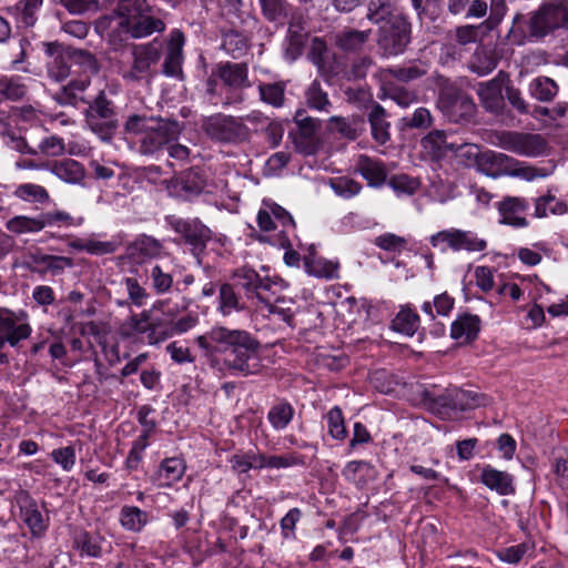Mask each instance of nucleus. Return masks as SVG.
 Returning a JSON list of instances; mask_svg holds the SVG:
<instances>
[{"label": "nucleus", "instance_id": "nucleus-36", "mask_svg": "<svg viewBox=\"0 0 568 568\" xmlns=\"http://www.w3.org/2000/svg\"><path fill=\"white\" fill-rule=\"evenodd\" d=\"M13 195L23 202L47 204L51 201L48 190L36 183H22L18 185Z\"/></svg>", "mask_w": 568, "mask_h": 568}, {"label": "nucleus", "instance_id": "nucleus-19", "mask_svg": "<svg viewBox=\"0 0 568 568\" xmlns=\"http://www.w3.org/2000/svg\"><path fill=\"white\" fill-rule=\"evenodd\" d=\"M185 38L182 31L173 30L168 42L163 72L166 75L178 77L182 72L183 45Z\"/></svg>", "mask_w": 568, "mask_h": 568}, {"label": "nucleus", "instance_id": "nucleus-47", "mask_svg": "<svg viewBox=\"0 0 568 568\" xmlns=\"http://www.w3.org/2000/svg\"><path fill=\"white\" fill-rule=\"evenodd\" d=\"M293 416V406L290 403L282 400L271 407L267 414V419L275 430H282L292 422Z\"/></svg>", "mask_w": 568, "mask_h": 568}, {"label": "nucleus", "instance_id": "nucleus-57", "mask_svg": "<svg viewBox=\"0 0 568 568\" xmlns=\"http://www.w3.org/2000/svg\"><path fill=\"white\" fill-rule=\"evenodd\" d=\"M464 93L454 85L444 87L440 90L438 98V108L449 116L452 113H456L455 109Z\"/></svg>", "mask_w": 568, "mask_h": 568}, {"label": "nucleus", "instance_id": "nucleus-2", "mask_svg": "<svg viewBox=\"0 0 568 568\" xmlns=\"http://www.w3.org/2000/svg\"><path fill=\"white\" fill-rule=\"evenodd\" d=\"M124 131L136 138V151L141 155L159 159L172 140H179L182 126L176 120L132 114L124 123Z\"/></svg>", "mask_w": 568, "mask_h": 568}, {"label": "nucleus", "instance_id": "nucleus-20", "mask_svg": "<svg viewBox=\"0 0 568 568\" xmlns=\"http://www.w3.org/2000/svg\"><path fill=\"white\" fill-rule=\"evenodd\" d=\"M21 517L32 536L40 537L49 526V517L44 516L36 500L26 494L20 506Z\"/></svg>", "mask_w": 568, "mask_h": 568}, {"label": "nucleus", "instance_id": "nucleus-41", "mask_svg": "<svg viewBox=\"0 0 568 568\" xmlns=\"http://www.w3.org/2000/svg\"><path fill=\"white\" fill-rule=\"evenodd\" d=\"M217 308L224 316L244 310V305L241 303L239 295L230 283H223L220 286Z\"/></svg>", "mask_w": 568, "mask_h": 568}, {"label": "nucleus", "instance_id": "nucleus-29", "mask_svg": "<svg viewBox=\"0 0 568 568\" xmlns=\"http://www.w3.org/2000/svg\"><path fill=\"white\" fill-rule=\"evenodd\" d=\"M368 122L373 139L379 143L385 144L389 138V122L386 120L385 109L377 102H373L371 112L368 114Z\"/></svg>", "mask_w": 568, "mask_h": 568}, {"label": "nucleus", "instance_id": "nucleus-63", "mask_svg": "<svg viewBox=\"0 0 568 568\" xmlns=\"http://www.w3.org/2000/svg\"><path fill=\"white\" fill-rule=\"evenodd\" d=\"M388 184L395 192L407 195H413L420 186L418 179L410 178L406 174L392 176Z\"/></svg>", "mask_w": 568, "mask_h": 568}, {"label": "nucleus", "instance_id": "nucleus-38", "mask_svg": "<svg viewBox=\"0 0 568 568\" xmlns=\"http://www.w3.org/2000/svg\"><path fill=\"white\" fill-rule=\"evenodd\" d=\"M306 37L307 33L304 31L303 27L293 22L290 23L285 54L291 61H294L302 54Z\"/></svg>", "mask_w": 568, "mask_h": 568}, {"label": "nucleus", "instance_id": "nucleus-25", "mask_svg": "<svg viewBox=\"0 0 568 568\" xmlns=\"http://www.w3.org/2000/svg\"><path fill=\"white\" fill-rule=\"evenodd\" d=\"M505 161H500L498 176L509 175L514 178H520L526 181H532L538 178H545L547 175V171L545 169L535 168L507 154H505Z\"/></svg>", "mask_w": 568, "mask_h": 568}, {"label": "nucleus", "instance_id": "nucleus-34", "mask_svg": "<svg viewBox=\"0 0 568 568\" xmlns=\"http://www.w3.org/2000/svg\"><path fill=\"white\" fill-rule=\"evenodd\" d=\"M428 71V65L425 62H417L399 68H389L379 72L382 80H387L390 75L398 81L408 82L422 78Z\"/></svg>", "mask_w": 568, "mask_h": 568}, {"label": "nucleus", "instance_id": "nucleus-35", "mask_svg": "<svg viewBox=\"0 0 568 568\" xmlns=\"http://www.w3.org/2000/svg\"><path fill=\"white\" fill-rule=\"evenodd\" d=\"M382 81L383 95L381 98H388L402 108H408L417 101V94L414 91L387 80Z\"/></svg>", "mask_w": 568, "mask_h": 568}, {"label": "nucleus", "instance_id": "nucleus-26", "mask_svg": "<svg viewBox=\"0 0 568 568\" xmlns=\"http://www.w3.org/2000/svg\"><path fill=\"white\" fill-rule=\"evenodd\" d=\"M355 171L358 172L368 183L369 186H382L387 178V171L382 161L374 160L367 155H359Z\"/></svg>", "mask_w": 568, "mask_h": 568}, {"label": "nucleus", "instance_id": "nucleus-52", "mask_svg": "<svg viewBox=\"0 0 568 568\" xmlns=\"http://www.w3.org/2000/svg\"><path fill=\"white\" fill-rule=\"evenodd\" d=\"M328 434L336 440H344L347 437V429L344 423V415L338 406L333 407L325 415Z\"/></svg>", "mask_w": 568, "mask_h": 568}, {"label": "nucleus", "instance_id": "nucleus-15", "mask_svg": "<svg viewBox=\"0 0 568 568\" xmlns=\"http://www.w3.org/2000/svg\"><path fill=\"white\" fill-rule=\"evenodd\" d=\"M45 169L64 183L84 185L87 178L85 168L73 159L64 158L48 162L45 163Z\"/></svg>", "mask_w": 568, "mask_h": 568}, {"label": "nucleus", "instance_id": "nucleus-32", "mask_svg": "<svg viewBox=\"0 0 568 568\" xmlns=\"http://www.w3.org/2000/svg\"><path fill=\"white\" fill-rule=\"evenodd\" d=\"M497 64L498 58L495 51L489 48L479 47L469 61V69L478 75H486L495 70Z\"/></svg>", "mask_w": 568, "mask_h": 568}, {"label": "nucleus", "instance_id": "nucleus-4", "mask_svg": "<svg viewBox=\"0 0 568 568\" xmlns=\"http://www.w3.org/2000/svg\"><path fill=\"white\" fill-rule=\"evenodd\" d=\"M162 45L158 41L142 44H132L130 48L131 61L122 62L120 74L126 82H140L149 80L152 75V68L160 61Z\"/></svg>", "mask_w": 568, "mask_h": 568}, {"label": "nucleus", "instance_id": "nucleus-27", "mask_svg": "<svg viewBox=\"0 0 568 568\" xmlns=\"http://www.w3.org/2000/svg\"><path fill=\"white\" fill-rule=\"evenodd\" d=\"M29 261L38 267H30L32 272L60 274L65 267H72L73 261L67 256L49 255L40 252L29 254Z\"/></svg>", "mask_w": 568, "mask_h": 568}, {"label": "nucleus", "instance_id": "nucleus-1", "mask_svg": "<svg viewBox=\"0 0 568 568\" xmlns=\"http://www.w3.org/2000/svg\"><path fill=\"white\" fill-rule=\"evenodd\" d=\"M212 342L216 343L223 365L242 376L257 374L262 368L260 343L248 332L214 327L210 331Z\"/></svg>", "mask_w": 568, "mask_h": 568}, {"label": "nucleus", "instance_id": "nucleus-61", "mask_svg": "<svg viewBox=\"0 0 568 568\" xmlns=\"http://www.w3.org/2000/svg\"><path fill=\"white\" fill-rule=\"evenodd\" d=\"M87 123L103 141L111 140L116 129L115 119H94L93 116H87Z\"/></svg>", "mask_w": 568, "mask_h": 568}, {"label": "nucleus", "instance_id": "nucleus-3", "mask_svg": "<svg viewBox=\"0 0 568 568\" xmlns=\"http://www.w3.org/2000/svg\"><path fill=\"white\" fill-rule=\"evenodd\" d=\"M120 10L125 12L106 19L116 21V26L132 38H144L165 29V23L153 16V9L146 0H135V3L123 6Z\"/></svg>", "mask_w": 568, "mask_h": 568}, {"label": "nucleus", "instance_id": "nucleus-17", "mask_svg": "<svg viewBox=\"0 0 568 568\" xmlns=\"http://www.w3.org/2000/svg\"><path fill=\"white\" fill-rule=\"evenodd\" d=\"M128 326L133 333L146 334L149 344H158L169 338L168 333H163V324L158 321H151V312L142 311L140 314L132 315L128 322Z\"/></svg>", "mask_w": 568, "mask_h": 568}, {"label": "nucleus", "instance_id": "nucleus-42", "mask_svg": "<svg viewBox=\"0 0 568 568\" xmlns=\"http://www.w3.org/2000/svg\"><path fill=\"white\" fill-rule=\"evenodd\" d=\"M535 552V542L525 540L518 545L498 550L497 557L507 564H518L523 559L529 558Z\"/></svg>", "mask_w": 568, "mask_h": 568}, {"label": "nucleus", "instance_id": "nucleus-50", "mask_svg": "<svg viewBox=\"0 0 568 568\" xmlns=\"http://www.w3.org/2000/svg\"><path fill=\"white\" fill-rule=\"evenodd\" d=\"M419 325V317L409 308H402L392 322V327L407 336H413Z\"/></svg>", "mask_w": 568, "mask_h": 568}, {"label": "nucleus", "instance_id": "nucleus-24", "mask_svg": "<svg viewBox=\"0 0 568 568\" xmlns=\"http://www.w3.org/2000/svg\"><path fill=\"white\" fill-rule=\"evenodd\" d=\"M479 479L487 488L497 491L499 495L505 496L515 493L513 476L490 465H485L481 468Z\"/></svg>", "mask_w": 568, "mask_h": 568}, {"label": "nucleus", "instance_id": "nucleus-16", "mask_svg": "<svg viewBox=\"0 0 568 568\" xmlns=\"http://www.w3.org/2000/svg\"><path fill=\"white\" fill-rule=\"evenodd\" d=\"M529 203L524 197L506 196L498 203V212L501 216L500 223L514 227H525L528 221L524 216L528 210Z\"/></svg>", "mask_w": 568, "mask_h": 568}, {"label": "nucleus", "instance_id": "nucleus-37", "mask_svg": "<svg viewBox=\"0 0 568 568\" xmlns=\"http://www.w3.org/2000/svg\"><path fill=\"white\" fill-rule=\"evenodd\" d=\"M222 48L233 58H241L248 48V37L244 32L231 29L223 34Z\"/></svg>", "mask_w": 568, "mask_h": 568}, {"label": "nucleus", "instance_id": "nucleus-23", "mask_svg": "<svg viewBox=\"0 0 568 568\" xmlns=\"http://www.w3.org/2000/svg\"><path fill=\"white\" fill-rule=\"evenodd\" d=\"M420 145L425 156L433 161L443 159L448 151L459 150V145L446 141V134L442 130L429 132L422 139Z\"/></svg>", "mask_w": 568, "mask_h": 568}, {"label": "nucleus", "instance_id": "nucleus-56", "mask_svg": "<svg viewBox=\"0 0 568 568\" xmlns=\"http://www.w3.org/2000/svg\"><path fill=\"white\" fill-rule=\"evenodd\" d=\"M505 161V153L487 151L481 153L477 159V166L480 172L488 176L498 178L500 161Z\"/></svg>", "mask_w": 568, "mask_h": 568}, {"label": "nucleus", "instance_id": "nucleus-10", "mask_svg": "<svg viewBox=\"0 0 568 568\" xmlns=\"http://www.w3.org/2000/svg\"><path fill=\"white\" fill-rule=\"evenodd\" d=\"M410 41V26L402 16L388 18L379 29L378 44L386 55L403 53Z\"/></svg>", "mask_w": 568, "mask_h": 568}, {"label": "nucleus", "instance_id": "nucleus-44", "mask_svg": "<svg viewBox=\"0 0 568 568\" xmlns=\"http://www.w3.org/2000/svg\"><path fill=\"white\" fill-rule=\"evenodd\" d=\"M557 83L547 77H538L529 84V92L531 97L541 102L551 101L558 93Z\"/></svg>", "mask_w": 568, "mask_h": 568}, {"label": "nucleus", "instance_id": "nucleus-30", "mask_svg": "<svg viewBox=\"0 0 568 568\" xmlns=\"http://www.w3.org/2000/svg\"><path fill=\"white\" fill-rule=\"evenodd\" d=\"M479 317L476 315L464 314L453 322L450 336L454 339L469 342L476 338L479 332Z\"/></svg>", "mask_w": 568, "mask_h": 568}, {"label": "nucleus", "instance_id": "nucleus-9", "mask_svg": "<svg viewBox=\"0 0 568 568\" xmlns=\"http://www.w3.org/2000/svg\"><path fill=\"white\" fill-rule=\"evenodd\" d=\"M51 61L48 62V74L57 81L65 80L70 74V62L82 64L85 73L98 72L95 58L88 51L79 49H67L51 52Z\"/></svg>", "mask_w": 568, "mask_h": 568}, {"label": "nucleus", "instance_id": "nucleus-8", "mask_svg": "<svg viewBox=\"0 0 568 568\" xmlns=\"http://www.w3.org/2000/svg\"><path fill=\"white\" fill-rule=\"evenodd\" d=\"M495 144L521 156L536 158L547 150L545 138L536 133L501 131L495 133Z\"/></svg>", "mask_w": 568, "mask_h": 568}, {"label": "nucleus", "instance_id": "nucleus-53", "mask_svg": "<svg viewBox=\"0 0 568 568\" xmlns=\"http://www.w3.org/2000/svg\"><path fill=\"white\" fill-rule=\"evenodd\" d=\"M263 17L270 22H277L287 17L286 0H258Z\"/></svg>", "mask_w": 568, "mask_h": 568}, {"label": "nucleus", "instance_id": "nucleus-22", "mask_svg": "<svg viewBox=\"0 0 568 568\" xmlns=\"http://www.w3.org/2000/svg\"><path fill=\"white\" fill-rule=\"evenodd\" d=\"M162 250L163 246L158 240L141 235L128 245L125 255L136 263H143L146 260L159 257Z\"/></svg>", "mask_w": 568, "mask_h": 568}, {"label": "nucleus", "instance_id": "nucleus-18", "mask_svg": "<svg viewBox=\"0 0 568 568\" xmlns=\"http://www.w3.org/2000/svg\"><path fill=\"white\" fill-rule=\"evenodd\" d=\"M213 75H216L225 87L234 91L250 85L245 63L220 62L214 68Z\"/></svg>", "mask_w": 568, "mask_h": 568}, {"label": "nucleus", "instance_id": "nucleus-11", "mask_svg": "<svg viewBox=\"0 0 568 568\" xmlns=\"http://www.w3.org/2000/svg\"><path fill=\"white\" fill-rule=\"evenodd\" d=\"M206 182L204 170L195 166L165 180L163 184L170 196L189 201L203 192Z\"/></svg>", "mask_w": 568, "mask_h": 568}, {"label": "nucleus", "instance_id": "nucleus-28", "mask_svg": "<svg viewBox=\"0 0 568 568\" xmlns=\"http://www.w3.org/2000/svg\"><path fill=\"white\" fill-rule=\"evenodd\" d=\"M371 33V30L344 29L334 36V42L344 52H356L369 40Z\"/></svg>", "mask_w": 568, "mask_h": 568}, {"label": "nucleus", "instance_id": "nucleus-40", "mask_svg": "<svg viewBox=\"0 0 568 568\" xmlns=\"http://www.w3.org/2000/svg\"><path fill=\"white\" fill-rule=\"evenodd\" d=\"M149 520L146 511L135 506H124L120 513L122 527L130 531H141Z\"/></svg>", "mask_w": 568, "mask_h": 568}, {"label": "nucleus", "instance_id": "nucleus-43", "mask_svg": "<svg viewBox=\"0 0 568 568\" xmlns=\"http://www.w3.org/2000/svg\"><path fill=\"white\" fill-rule=\"evenodd\" d=\"M233 277L237 280L250 300H253V294L258 290L263 281L266 280V277H261L255 270L247 266L235 270Z\"/></svg>", "mask_w": 568, "mask_h": 568}, {"label": "nucleus", "instance_id": "nucleus-51", "mask_svg": "<svg viewBox=\"0 0 568 568\" xmlns=\"http://www.w3.org/2000/svg\"><path fill=\"white\" fill-rule=\"evenodd\" d=\"M185 466L179 458H165L161 463L159 476L163 485L170 486L180 480L184 474Z\"/></svg>", "mask_w": 568, "mask_h": 568}, {"label": "nucleus", "instance_id": "nucleus-55", "mask_svg": "<svg viewBox=\"0 0 568 568\" xmlns=\"http://www.w3.org/2000/svg\"><path fill=\"white\" fill-rule=\"evenodd\" d=\"M74 547L81 551V555L90 557H99L101 555V547L99 538L90 535L87 531H79L73 539Z\"/></svg>", "mask_w": 568, "mask_h": 568}, {"label": "nucleus", "instance_id": "nucleus-48", "mask_svg": "<svg viewBox=\"0 0 568 568\" xmlns=\"http://www.w3.org/2000/svg\"><path fill=\"white\" fill-rule=\"evenodd\" d=\"M305 102L308 108L317 111L328 112L332 106L327 93L317 80L313 81L306 89Z\"/></svg>", "mask_w": 568, "mask_h": 568}, {"label": "nucleus", "instance_id": "nucleus-33", "mask_svg": "<svg viewBox=\"0 0 568 568\" xmlns=\"http://www.w3.org/2000/svg\"><path fill=\"white\" fill-rule=\"evenodd\" d=\"M145 272L151 282V287L156 294H166L172 290L174 281L168 266L154 263Z\"/></svg>", "mask_w": 568, "mask_h": 568}, {"label": "nucleus", "instance_id": "nucleus-59", "mask_svg": "<svg viewBox=\"0 0 568 568\" xmlns=\"http://www.w3.org/2000/svg\"><path fill=\"white\" fill-rule=\"evenodd\" d=\"M123 284L125 286L128 297L133 305L140 307L145 304L146 300L150 297V294L139 283L136 277L126 276L123 280Z\"/></svg>", "mask_w": 568, "mask_h": 568}, {"label": "nucleus", "instance_id": "nucleus-45", "mask_svg": "<svg viewBox=\"0 0 568 568\" xmlns=\"http://www.w3.org/2000/svg\"><path fill=\"white\" fill-rule=\"evenodd\" d=\"M42 3L43 0H20L12 8V11L20 24L32 27L37 21V12Z\"/></svg>", "mask_w": 568, "mask_h": 568}, {"label": "nucleus", "instance_id": "nucleus-21", "mask_svg": "<svg viewBox=\"0 0 568 568\" xmlns=\"http://www.w3.org/2000/svg\"><path fill=\"white\" fill-rule=\"evenodd\" d=\"M506 74L499 72L498 75L487 82L478 84L477 94L484 108L490 112H498L503 106V83Z\"/></svg>", "mask_w": 568, "mask_h": 568}, {"label": "nucleus", "instance_id": "nucleus-12", "mask_svg": "<svg viewBox=\"0 0 568 568\" xmlns=\"http://www.w3.org/2000/svg\"><path fill=\"white\" fill-rule=\"evenodd\" d=\"M433 247L446 251L480 252L487 247V242L471 231L448 229L433 234L429 239Z\"/></svg>", "mask_w": 568, "mask_h": 568}, {"label": "nucleus", "instance_id": "nucleus-46", "mask_svg": "<svg viewBox=\"0 0 568 568\" xmlns=\"http://www.w3.org/2000/svg\"><path fill=\"white\" fill-rule=\"evenodd\" d=\"M6 229L17 235L39 233L41 232L39 215H16L6 222Z\"/></svg>", "mask_w": 568, "mask_h": 568}, {"label": "nucleus", "instance_id": "nucleus-31", "mask_svg": "<svg viewBox=\"0 0 568 568\" xmlns=\"http://www.w3.org/2000/svg\"><path fill=\"white\" fill-rule=\"evenodd\" d=\"M304 265L306 272L316 277H338V264L322 257H317L313 252H310L308 255L304 256Z\"/></svg>", "mask_w": 568, "mask_h": 568}, {"label": "nucleus", "instance_id": "nucleus-58", "mask_svg": "<svg viewBox=\"0 0 568 568\" xmlns=\"http://www.w3.org/2000/svg\"><path fill=\"white\" fill-rule=\"evenodd\" d=\"M329 185L337 195L345 199L357 195L362 190V184L348 176L331 179Z\"/></svg>", "mask_w": 568, "mask_h": 568}, {"label": "nucleus", "instance_id": "nucleus-5", "mask_svg": "<svg viewBox=\"0 0 568 568\" xmlns=\"http://www.w3.org/2000/svg\"><path fill=\"white\" fill-rule=\"evenodd\" d=\"M507 12L505 0H491L490 12L487 18L478 24H463L449 31L448 40L460 47L480 42L503 21Z\"/></svg>", "mask_w": 568, "mask_h": 568}, {"label": "nucleus", "instance_id": "nucleus-49", "mask_svg": "<svg viewBox=\"0 0 568 568\" xmlns=\"http://www.w3.org/2000/svg\"><path fill=\"white\" fill-rule=\"evenodd\" d=\"M89 84L90 77L88 74L79 79H74L57 92L55 100L62 104H71L79 98L80 93L84 92Z\"/></svg>", "mask_w": 568, "mask_h": 568}, {"label": "nucleus", "instance_id": "nucleus-7", "mask_svg": "<svg viewBox=\"0 0 568 568\" xmlns=\"http://www.w3.org/2000/svg\"><path fill=\"white\" fill-rule=\"evenodd\" d=\"M568 29V1L545 2L530 18L529 31L532 37L542 38L557 29Z\"/></svg>", "mask_w": 568, "mask_h": 568}, {"label": "nucleus", "instance_id": "nucleus-64", "mask_svg": "<svg viewBox=\"0 0 568 568\" xmlns=\"http://www.w3.org/2000/svg\"><path fill=\"white\" fill-rule=\"evenodd\" d=\"M486 397L483 394H478L471 390H456L455 393V407L462 409H470L481 405H485Z\"/></svg>", "mask_w": 568, "mask_h": 568}, {"label": "nucleus", "instance_id": "nucleus-54", "mask_svg": "<svg viewBox=\"0 0 568 568\" xmlns=\"http://www.w3.org/2000/svg\"><path fill=\"white\" fill-rule=\"evenodd\" d=\"M258 91L262 101L275 108H281L284 103L285 84L277 83H263L258 85Z\"/></svg>", "mask_w": 568, "mask_h": 568}, {"label": "nucleus", "instance_id": "nucleus-6", "mask_svg": "<svg viewBox=\"0 0 568 568\" xmlns=\"http://www.w3.org/2000/svg\"><path fill=\"white\" fill-rule=\"evenodd\" d=\"M201 128L213 141L221 143H242L251 136V131L243 118L216 113L205 118Z\"/></svg>", "mask_w": 568, "mask_h": 568}, {"label": "nucleus", "instance_id": "nucleus-62", "mask_svg": "<svg viewBox=\"0 0 568 568\" xmlns=\"http://www.w3.org/2000/svg\"><path fill=\"white\" fill-rule=\"evenodd\" d=\"M37 151L43 155L57 158L63 155L67 148L62 138L50 135L41 140Z\"/></svg>", "mask_w": 568, "mask_h": 568}, {"label": "nucleus", "instance_id": "nucleus-60", "mask_svg": "<svg viewBox=\"0 0 568 568\" xmlns=\"http://www.w3.org/2000/svg\"><path fill=\"white\" fill-rule=\"evenodd\" d=\"M87 116L94 119H114V111L111 101H109L103 91H100L93 103L90 104Z\"/></svg>", "mask_w": 568, "mask_h": 568}, {"label": "nucleus", "instance_id": "nucleus-39", "mask_svg": "<svg viewBox=\"0 0 568 568\" xmlns=\"http://www.w3.org/2000/svg\"><path fill=\"white\" fill-rule=\"evenodd\" d=\"M41 231L53 226H78L82 219H74L70 213L63 210L47 211L39 214Z\"/></svg>", "mask_w": 568, "mask_h": 568}, {"label": "nucleus", "instance_id": "nucleus-13", "mask_svg": "<svg viewBox=\"0 0 568 568\" xmlns=\"http://www.w3.org/2000/svg\"><path fill=\"white\" fill-rule=\"evenodd\" d=\"M169 223L182 236L184 242L191 246L194 256L199 257L204 252L206 243L211 240L212 232L197 217L171 219Z\"/></svg>", "mask_w": 568, "mask_h": 568}, {"label": "nucleus", "instance_id": "nucleus-14", "mask_svg": "<svg viewBox=\"0 0 568 568\" xmlns=\"http://www.w3.org/2000/svg\"><path fill=\"white\" fill-rule=\"evenodd\" d=\"M294 122L298 129L295 144L298 150L306 154L316 151V134L320 130V121L306 115V111L298 109L294 115Z\"/></svg>", "mask_w": 568, "mask_h": 568}]
</instances>
